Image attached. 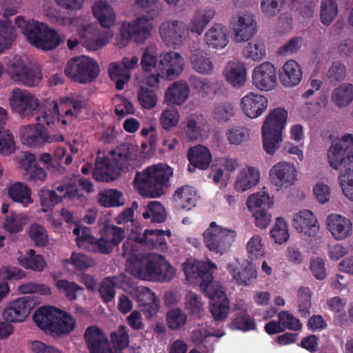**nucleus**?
<instances>
[{
    "instance_id": "nucleus-63",
    "label": "nucleus",
    "mask_w": 353,
    "mask_h": 353,
    "mask_svg": "<svg viewBox=\"0 0 353 353\" xmlns=\"http://www.w3.org/2000/svg\"><path fill=\"white\" fill-rule=\"evenodd\" d=\"M24 179L30 184L40 186L46 182L48 179V172L39 165L23 173Z\"/></svg>"
},
{
    "instance_id": "nucleus-34",
    "label": "nucleus",
    "mask_w": 353,
    "mask_h": 353,
    "mask_svg": "<svg viewBox=\"0 0 353 353\" xmlns=\"http://www.w3.org/2000/svg\"><path fill=\"white\" fill-rule=\"evenodd\" d=\"M215 14L214 9L210 7L197 10L190 23V31L192 33L201 34L206 26L214 17Z\"/></svg>"
},
{
    "instance_id": "nucleus-55",
    "label": "nucleus",
    "mask_w": 353,
    "mask_h": 353,
    "mask_svg": "<svg viewBox=\"0 0 353 353\" xmlns=\"http://www.w3.org/2000/svg\"><path fill=\"white\" fill-rule=\"evenodd\" d=\"M28 236L35 246L45 247L50 243V239L47 230L43 226L34 223L28 230Z\"/></svg>"
},
{
    "instance_id": "nucleus-58",
    "label": "nucleus",
    "mask_w": 353,
    "mask_h": 353,
    "mask_svg": "<svg viewBox=\"0 0 353 353\" xmlns=\"http://www.w3.org/2000/svg\"><path fill=\"white\" fill-rule=\"evenodd\" d=\"M299 312L301 317L306 318L310 314L311 292L307 287H300L298 290Z\"/></svg>"
},
{
    "instance_id": "nucleus-21",
    "label": "nucleus",
    "mask_w": 353,
    "mask_h": 353,
    "mask_svg": "<svg viewBox=\"0 0 353 353\" xmlns=\"http://www.w3.org/2000/svg\"><path fill=\"white\" fill-rule=\"evenodd\" d=\"M188 159L190 161L188 169L190 172H194L196 168L206 170L212 161V155L208 148L199 145L188 150Z\"/></svg>"
},
{
    "instance_id": "nucleus-27",
    "label": "nucleus",
    "mask_w": 353,
    "mask_h": 353,
    "mask_svg": "<svg viewBox=\"0 0 353 353\" xmlns=\"http://www.w3.org/2000/svg\"><path fill=\"white\" fill-rule=\"evenodd\" d=\"M198 198L195 189L189 185L178 188L173 196L176 205L185 210L192 209L196 205Z\"/></svg>"
},
{
    "instance_id": "nucleus-29",
    "label": "nucleus",
    "mask_w": 353,
    "mask_h": 353,
    "mask_svg": "<svg viewBox=\"0 0 353 353\" xmlns=\"http://www.w3.org/2000/svg\"><path fill=\"white\" fill-rule=\"evenodd\" d=\"M59 310L52 306L39 307L33 315L34 321L41 329L50 332Z\"/></svg>"
},
{
    "instance_id": "nucleus-31",
    "label": "nucleus",
    "mask_w": 353,
    "mask_h": 353,
    "mask_svg": "<svg viewBox=\"0 0 353 353\" xmlns=\"http://www.w3.org/2000/svg\"><path fill=\"white\" fill-rule=\"evenodd\" d=\"M227 270L239 285H250L257 277L256 270L250 262H247L246 265L241 268H236L232 264H228Z\"/></svg>"
},
{
    "instance_id": "nucleus-39",
    "label": "nucleus",
    "mask_w": 353,
    "mask_h": 353,
    "mask_svg": "<svg viewBox=\"0 0 353 353\" xmlns=\"http://www.w3.org/2000/svg\"><path fill=\"white\" fill-rule=\"evenodd\" d=\"M92 13L102 27L109 29L114 25L115 14L113 9L107 3L99 1L94 3Z\"/></svg>"
},
{
    "instance_id": "nucleus-13",
    "label": "nucleus",
    "mask_w": 353,
    "mask_h": 353,
    "mask_svg": "<svg viewBox=\"0 0 353 353\" xmlns=\"http://www.w3.org/2000/svg\"><path fill=\"white\" fill-rule=\"evenodd\" d=\"M189 28L182 21L172 20L163 22L159 33L167 46L180 44L188 36Z\"/></svg>"
},
{
    "instance_id": "nucleus-6",
    "label": "nucleus",
    "mask_w": 353,
    "mask_h": 353,
    "mask_svg": "<svg viewBox=\"0 0 353 353\" xmlns=\"http://www.w3.org/2000/svg\"><path fill=\"white\" fill-rule=\"evenodd\" d=\"M153 26L145 17H137L132 21H123L117 38L119 48L127 46L130 42L143 43L151 34Z\"/></svg>"
},
{
    "instance_id": "nucleus-2",
    "label": "nucleus",
    "mask_w": 353,
    "mask_h": 353,
    "mask_svg": "<svg viewBox=\"0 0 353 353\" xmlns=\"http://www.w3.org/2000/svg\"><path fill=\"white\" fill-rule=\"evenodd\" d=\"M122 255L126 259V268L133 276L145 281H167L175 274L174 268L165 258L155 253L142 254L137 245L129 240L123 244Z\"/></svg>"
},
{
    "instance_id": "nucleus-60",
    "label": "nucleus",
    "mask_w": 353,
    "mask_h": 353,
    "mask_svg": "<svg viewBox=\"0 0 353 353\" xmlns=\"http://www.w3.org/2000/svg\"><path fill=\"white\" fill-rule=\"evenodd\" d=\"M14 39V28L11 23L0 21V53L11 47Z\"/></svg>"
},
{
    "instance_id": "nucleus-56",
    "label": "nucleus",
    "mask_w": 353,
    "mask_h": 353,
    "mask_svg": "<svg viewBox=\"0 0 353 353\" xmlns=\"http://www.w3.org/2000/svg\"><path fill=\"white\" fill-rule=\"evenodd\" d=\"M234 114L233 105L229 102L216 103L212 112V118L218 122H226Z\"/></svg>"
},
{
    "instance_id": "nucleus-47",
    "label": "nucleus",
    "mask_w": 353,
    "mask_h": 353,
    "mask_svg": "<svg viewBox=\"0 0 353 353\" xmlns=\"http://www.w3.org/2000/svg\"><path fill=\"white\" fill-rule=\"evenodd\" d=\"M137 95L139 105L144 110H152L157 105L158 95L151 88L141 85L137 90Z\"/></svg>"
},
{
    "instance_id": "nucleus-37",
    "label": "nucleus",
    "mask_w": 353,
    "mask_h": 353,
    "mask_svg": "<svg viewBox=\"0 0 353 353\" xmlns=\"http://www.w3.org/2000/svg\"><path fill=\"white\" fill-rule=\"evenodd\" d=\"M8 194L14 202L21 203L23 206H28L34 201L30 188L23 182L12 184L9 187Z\"/></svg>"
},
{
    "instance_id": "nucleus-12",
    "label": "nucleus",
    "mask_w": 353,
    "mask_h": 353,
    "mask_svg": "<svg viewBox=\"0 0 353 353\" xmlns=\"http://www.w3.org/2000/svg\"><path fill=\"white\" fill-rule=\"evenodd\" d=\"M124 170L116 159L108 156H98L95 161V168L92 178L98 181L110 182L117 179Z\"/></svg>"
},
{
    "instance_id": "nucleus-28",
    "label": "nucleus",
    "mask_w": 353,
    "mask_h": 353,
    "mask_svg": "<svg viewBox=\"0 0 353 353\" xmlns=\"http://www.w3.org/2000/svg\"><path fill=\"white\" fill-rule=\"evenodd\" d=\"M302 77V70L294 60L288 61L279 73L281 83L285 86L298 85L301 81Z\"/></svg>"
},
{
    "instance_id": "nucleus-35",
    "label": "nucleus",
    "mask_w": 353,
    "mask_h": 353,
    "mask_svg": "<svg viewBox=\"0 0 353 353\" xmlns=\"http://www.w3.org/2000/svg\"><path fill=\"white\" fill-rule=\"evenodd\" d=\"M224 74L227 81L234 87L241 88L246 79L245 68L241 62L230 61L224 70Z\"/></svg>"
},
{
    "instance_id": "nucleus-50",
    "label": "nucleus",
    "mask_w": 353,
    "mask_h": 353,
    "mask_svg": "<svg viewBox=\"0 0 353 353\" xmlns=\"http://www.w3.org/2000/svg\"><path fill=\"white\" fill-rule=\"evenodd\" d=\"M119 285V278L117 276L107 277L101 281L99 292L103 302L109 303L114 298V289Z\"/></svg>"
},
{
    "instance_id": "nucleus-41",
    "label": "nucleus",
    "mask_w": 353,
    "mask_h": 353,
    "mask_svg": "<svg viewBox=\"0 0 353 353\" xmlns=\"http://www.w3.org/2000/svg\"><path fill=\"white\" fill-rule=\"evenodd\" d=\"M229 327L232 330H240L244 332L256 329L254 319L245 310H240L235 313Z\"/></svg>"
},
{
    "instance_id": "nucleus-53",
    "label": "nucleus",
    "mask_w": 353,
    "mask_h": 353,
    "mask_svg": "<svg viewBox=\"0 0 353 353\" xmlns=\"http://www.w3.org/2000/svg\"><path fill=\"white\" fill-rule=\"evenodd\" d=\"M336 0H323L321 4V21L327 26L330 25L338 14Z\"/></svg>"
},
{
    "instance_id": "nucleus-23",
    "label": "nucleus",
    "mask_w": 353,
    "mask_h": 353,
    "mask_svg": "<svg viewBox=\"0 0 353 353\" xmlns=\"http://www.w3.org/2000/svg\"><path fill=\"white\" fill-rule=\"evenodd\" d=\"M136 301L141 307V311L147 319H150L159 311V301L154 293L148 288L140 287L136 294Z\"/></svg>"
},
{
    "instance_id": "nucleus-15",
    "label": "nucleus",
    "mask_w": 353,
    "mask_h": 353,
    "mask_svg": "<svg viewBox=\"0 0 353 353\" xmlns=\"http://www.w3.org/2000/svg\"><path fill=\"white\" fill-rule=\"evenodd\" d=\"M252 83L259 90L270 91L276 84V71L270 62H263L256 66L252 71Z\"/></svg>"
},
{
    "instance_id": "nucleus-33",
    "label": "nucleus",
    "mask_w": 353,
    "mask_h": 353,
    "mask_svg": "<svg viewBox=\"0 0 353 353\" xmlns=\"http://www.w3.org/2000/svg\"><path fill=\"white\" fill-rule=\"evenodd\" d=\"M75 327L74 319L70 314L60 310L50 333L53 336L63 337L70 334Z\"/></svg>"
},
{
    "instance_id": "nucleus-16",
    "label": "nucleus",
    "mask_w": 353,
    "mask_h": 353,
    "mask_svg": "<svg viewBox=\"0 0 353 353\" xmlns=\"http://www.w3.org/2000/svg\"><path fill=\"white\" fill-rule=\"evenodd\" d=\"M33 308L32 300L28 297H20L9 302L3 310V318L6 322L24 321Z\"/></svg>"
},
{
    "instance_id": "nucleus-1",
    "label": "nucleus",
    "mask_w": 353,
    "mask_h": 353,
    "mask_svg": "<svg viewBox=\"0 0 353 353\" xmlns=\"http://www.w3.org/2000/svg\"><path fill=\"white\" fill-rule=\"evenodd\" d=\"M215 263L199 261H187L183 265L186 279L194 284H199L201 289L210 299V312L215 321L225 320L230 311V301L222 286L214 281Z\"/></svg>"
},
{
    "instance_id": "nucleus-45",
    "label": "nucleus",
    "mask_w": 353,
    "mask_h": 353,
    "mask_svg": "<svg viewBox=\"0 0 353 353\" xmlns=\"http://www.w3.org/2000/svg\"><path fill=\"white\" fill-rule=\"evenodd\" d=\"M109 345L108 339L103 330L97 325H90V352L98 353Z\"/></svg>"
},
{
    "instance_id": "nucleus-24",
    "label": "nucleus",
    "mask_w": 353,
    "mask_h": 353,
    "mask_svg": "<svg viewBox=\"0 0 353 353\" xmlns=\"http://www.w3.org/2000/svg\"><path fill=\"white\" fill-rule=\"evenodd\" d=\"M327 228L336 240H343L352 234V224L349 219L332 214L327 216Z\"/></svg>"
},
{
    "instance_id": "nucleus-4",
    "label": "nucleus",
    "mask_w": 353,
    "mask_h": 353,
    "mask_svg": "<svg viewBox=\"0 0 353 353\" xmlns=\"http://www.w3.org/2000/svg\"><path fill=\"white\" fill-rule=\"evenodd\" d=\"M15 26L21 31L28 42L44 51L57 48L64 40V36L47 24L34 20L26 21L23 17L15 18Z\"/></svg>"
},
{
    "instance_id": "nucleus-49",
    "label": "nucleus",
    "mask_w": 353,
    "mask_h": 353,
    "mask_svg": "<svg viewBox=\"0 0 353 353\" xmlns=\"http://www.w3.org/2000/svg\"><path fill=\"white\" fill-rule=\"evenodd\" d=\"M273 204V201L265 192H259L252 194L248 197L247 201V206L250 211L258 209H270Z\"/></svg>"
},
{
    "instance_id": "nucleus-18",
    "label": "nucleus",
    "mask_w": 353,
    "mask_h": 353,
    "mask_svg": "<svg viewBox=\"0 0 353 353\" xmlns=\"http://www.w3.org/2000/svg\"><path fill=\"white\" fill-rule=\"evenodd\" d=\"M268 99L259 94L250 92L241 98L240 105L243 114L251 119L260 117L266 110Z\"/></svg>"
},
{
    "instance_id": "nucleus-20",
    "label": "nucleus",
    "mask_w": 353,
    "mask_h": 353,
    "mask_svg": "<svg viewBox=\"0 0 353 353\" xmlns=\"http://www.w3.org/2000/svg\"><path fill=\"white\" fill-rule=\"evenodd\" d=\"M293 226L299 233L309 237H315L319 230L316 216L308 210L300 211L294 215Z\"/></svg>"
},
{
    "instance_id": "nucleus-5",
    "label": "nucleus",
    "mask_w": 353,
    "mask_h": 353,
    "mask_svg": "<svg viewBox=\"0 0 353 353\" xmlns=\"http://www.w3.org/2000/svg\"><path fill=\"white\" fill-rule=\"evenodd\" d=\"M288 118V112L277 108L270 112L262 126L263 147L267 154L273 155L282 141V132Z\"/></svg>"
},
{
    "instance_id": "nucleus-59",
    "label": "nucleus",
    "mask_w": 353,
    "mask_h": 353,
    "mask_svg": "<svg viewBox=\"0 0 353 353\" xmlns=\"http://www.w3.org/2000/svg\"><path fill=\"white\" fill-rule=\"evenodd\" d=\"M28 221V216L25 214H12L6 216L3 228L10 233H17L22 230Z\"/></svg>"
},
{
    "instance_id": "nucleus-46",
    "label": "nucleus",
    "mask_w": 353,
    "mask_h": 353,
    "mask_svg": "<svg viewBox=\"0 0 353 353\" xmlns=\"http://www.w3.org/2000/svg\"><path fill=\"white\" fill-rule=\"evenodd\" d=\"M332 100L339 107H346L353 100V85L343 83L335 88L332 94Z\"/></svg>"
},
{
    "instance_id": "nucleus-30",
    "label": "nucleus",
    "mask_w": 353,
    "mask_h": 353,
    "mask_svg": "<svg viewBox=\"0 0 353 353\" xmlns=\"http://www.w3.org/2000/svg\"><path fill=\"white\" fill-rule=\"evenodd\" d=\"M58 196H61V200L65 197H68L73 200H82L84 193L88 192V182L86 179L79 178L72 185H59L54 190Z\"/></svg>"
},
{
    "instance_id": "nucleus-26",
    "label": "nucleus",
    "mask_w": 353,
    "mask_h": 353,
    "mask_svg": "<svg viewBox=\"0 0 353 353\" xmlns=\"http://www.w3.org/2000/svg\"><path fill=\"white\" fill-rule=\"evenodd\" d=\"M206 44L212 48H223L229 41L228 28L221 23H214L205 34Z\"/></svg>"
},
{
    "instance_id": "nucleus-8",
    "label": "nucleus",
    "mask_w": 353,
    "mask_h": 353,
    "mask_svg": "<svg viewBox=\"0 0 353 353\" xmlns=\"http://www.w3.org/2000/svg\"><path fill=\"white\" fill-rule=\"evenodd\" d=\"M327 161L334 170L343 166L353 168V135L344 134L341 139L332 142L327 150Z\"/></svg>"
},
{
    "instance_id": "nucleus-11",
    "label": "nucleus",
    "mask_w": 353,
    "mask_h": 353,
    "mask_svg": "<svg viewBox=\"0 0 353 353\" xmlns=\"http://www.w3.org/2000/svg\"><path fill=\"white\" fill-rule=\"evenodd\" d=\"M165 235L170 237L172 235L171 231L170 230L146 229L143 233L133 231L127 240L135 245L140 244L150 250L157 249L163 251L167 248Z\"/></svg>"
},
{
    "instance_id": "nucleus-52",
    "label": "nucleus",
    "mask_w": 353,
    "mask_h": 353,
    "mask_svg": "<svg viewBox=\"0 0 353 353\" xmlns=\"http://www.w3.org/2000/svg\"><path fill=\"white\" fill-rule=\"evenodd\" d=\"M61 108L59 101H50L48 102L47 109L42 112L37 120L45 123L48 125L54 124L57 121L61 122Z\"/></svg>"
},
{
    "instance_id": "nucleus-9",
    "label": "nucleus",
    "mask_w": 353,
    "mask_h": 353,
    "mask_svg": "<svg viewBox=\"0 0 353 353\" xmlns=\"http://www.w3.org/2000/svg\"><path fill=\"white\" fill-rule=\"evenodd\" d=\"M8 103L11 110L21 116L32 114L41 107L40 101L36 95L19 88L9 93Z\"/></svg>"
},
{
    "instance_id": "nucleus-38",
    "label": "nucleus",
    "mask_w": 353,
    "mask_h": 353,
    "mask_svg": "<svg viewBox=\"0 0 353 353\" xmlns=\"http://www.w3.org/2000/svg\"><path fill=\"white\" fill-rule=\"evenodd\" d=\"M259 179V170L253 167H248L239 173L235 183V188L241 192L246 191L257 185Z\"/></svg>"
},
{
    "instance_id": "nucleus-61",
    "label": "nucleus",
    "mask_w": 353,
    "mask_h": 353,
    "mask_svg": "<svg viewBox=\"0 0 353 353\" xmlns=\"http://www.w3.org/2000/svg\"><path fill=\"white\" fill-rule=\"evenodd\" d=\"M17 149L13 134L6 128L0 129V154L10 155Z\"/></svg>"
},
{
    "instance_id": "nucleus-57",
    "label": "nucleus",
    "mask_w": 353,
    "mask_h": 353,
    "mask_svg": "<svg viewBox=\"0 0 353 353\" xmlns=\"http://www.w3.org/2000/svg\"><path fill=\"white\" fill-rule=\"evenodd\" d=\"M142 215L144 219L150 218L153 223H163L166 219L164 208L159 201H150Z\"/></svg>"
},
{
    "instance_id": "nucleus-14",
    "label": "nucleus",
    "mask_w": 353,
    "mask_h": 353,
    "mask_svg": "<svg viewBox=\"0 0 353 353\" xmlns=\"http://www.w3.org/2000/svg\"><path fill=\"white\" fill-rule=\"evenodd\" d=\"M230 26L236 42H244L252 39L257 32V23L251 14H243L233 17Z\"/></svg>"
},
{
    "instance_id": "nucleus-32",
    "label": "nucleus",
    "mask_w": 353,
    "mask_h": 353,
    "mask_svg": "<svg viewBox=\"0 0 353 353\" xmlns=\"http://www.w3.org/2000/svg\"><path fill=\"white\" fill-rule=\"evenodd\" d=\"M189 94L190 87L187 82L175 81L168 88L165 99L170 104L180 105L187 100Z\"/></svg>"
},
{
    "instance_id": "nucleus-17",
    "label": "nucleus",
    "mask_w": 353,
    "mask_h": 353,
    "mask_svg": "<svg viewBox=\"0 0 353 353\" xmlns=\"http://www.w3.org/2000/svg\"><path fill=\"white\" fill-rule=\"evenodd\" d=\"M183 67V59L176 52L170 51L159 57L158 71L161 72L162 78L174 79L182 72Z\"/></svg>"
},
{
    "instance_id": "nucleus-51",
    "label": "nucleus",
    "mask_w": 353,
    "mask_h": 353,
    "mask_svg": "<svg viewBox=\"0 0 353 353\" xmlns=\"http://www.w3.org/2000/svg\"><path fill=\"white\" fill-rule=\"evenodd\" d=\"M54 285L58 290L63 293L69 300L76 299L82 294L83 288L74 282H70L65 279H54Z\"/></svg>"
},
{
    "instance_id": "nucleus-7",
    "label": "nucleus",
    "mask_w": 353,
    "mask_h": 353,
    "mask_svg": "<svg viewBox=\"0 0 353 353\" xmlns=\"http://www.w3.org/2000/svg\"><path fill=\"white\" fill-rule=\"evenodd\" d=\"M236 236L234 230L219 226L215 221L211 222L203 234L205 247L210 251L220 254L229 250Z\"/></svg>"
},
{
    "instance_id": "nucleus-10",
    "label": "nucleus",
    "mask_w": 353,
    "mask_h": 353,
    "mask_svg": "<svg viewBox=\"0 0 353 353\" xmlns=\"http://www.w3.org/2000/svg\"><path fill=\"white\" fill-rule=\"evenodd\" d=\"M8 70L14 81L26 86L37 85L42 77L41 71L38 68L30 67L19 57H14L9 63Z\"/></svg>"
},
{
    "instance_id": "nucleus-3",
    "label": "nucleus",
    "mask_w": 353,
    "mask_h": 353,
    "mask_svg": "<svg viewBox=\"0 0 353 353\" xmlns=\"http://www.w3.org/2000/svg\"><path fill=\"white\" fill-rule=\"evenodd\" d=\"M173 169L164 163H159L145 168L142 172H137L134 183L139 193L146 198H158L164 194V190L170 186Z\"/></svg>"
},
{
    "instance_id": "nucleus-36",
    "label": "nucleus",
    "mask_w": 353,
    "mask_h": 353,
    "mask_svg": "<svg viewBox=\"0 0 353 353\" xmlns=\"http://www.w3.org/2000/svg\"><path fill=\"white\" fill-rule=\"evenodd\" d=\"M18 263L26 269H30L35 272H43L48 263L44 257L30 249L25 254H21L17 258Z\"/></svg>"
},
{
    "instance_id": "nucleus-42",
    "label": "nucleus",
    "mask_w": 353,
    "mask_h": 353,
    "mask_svg": "<svg viewBox=\"0 0 353 353\" xmlns=\"http://www.w3.org/2000/svg\"><path fill=\"white\" fill-rule=\"evenodd\" d=\"M194 70L203 74H210L214 70V65L208 54L199 50H196L190 57Z\"/></svg>"
},
{
    "instance_id": "nucleus-19",
    "label": "nucleus",
    "mask_w": 353,
    "mask_h": 353,
    "mask_svg": "<svg viewBox=\"0 0 353 353\" xmlns=\"http://www.w3.org/2000/svg\"><path fill=\"white\" fill-rule=\"evenodd\" d=\"M296 170L294 165L287 162H279L270 170V178L276 186L288 188L296 180Z\"/></svg>"
},
{
    "instance_id": "nucleus-54",
    "label": "nucleus",
    "mask_w": 353,
    "mask_h": 353,
    "mask_svg": "<svg viewBox=\"0 0 353 353\" xmlns=\"http://www.w3.org/2000/svg\"><path fill=\"white\" fill-rule=\"evenodd\" d=\"M108 154L117 159L118 164L124 170L128 164V161L132 159V145L127 142L121 143L115 149L110 151Z\"/></svg>"
},
{
    "instance_id": "nucleus-64",
    "label": "nucleus",
    "mask_w": 353,
    "mask_h": 353,
    "mask_svg": "<svg viewBox=\"0 0 353 353\" xmlns=\"http://www.w3.org/2000/svg\"><path fill=\"white\" fill-rule=\"evenodd\" d=\"M339 179L345 196L353 201V168L349 167L341 172Z\"/></svg>"
},
{
    "instance_id": "nucleus-40",
    "label": "nucleus",
    "mask_w": 353,
    "mask_h": 353,
    "mask_svg": "<svg viewBox=\"0 0 353 353\" xmlns=\"http://www.w3.org/2000/svg\"><path fill=\"white\" fill-rule=\"evenodd\" d=\"M99 224H102L100 234L114 247L118 246L125 237V230L114 225L110 224L108 221H102L99 219Z\"/></svg>"
},
{
    "instance_id": "nucleus-43",
    "label": "nucleus",
    "mask_w": 353,
    "mask_h": 353,
    "mask_svg": "<svg viewBox=\"0 0 353 353\" xmlns=\"http://www.w3.org/2000/svg\"><path fill=\"white\" fill-rule=\"evenodd\" d=\"M99 204L105 208L122 206L125 204L123 194L115 189H108L98 194Z\"/></svg>"
},
{
    "instance_id": "nucleus-48",
    "label": "nucleus",
    "mask_w": 353,
    "mask_h": 353,
    "mask_svg": "<svg viewBox=\"0 0 353 353\" xmlns=\"http://www.w3.org/2000/svg\"><path fill=\"white\" fill-rule=\"evenodd\" d=\"M41 210L46 212L61 201V196H58L54 190L46 188L41 189L38 192Z\"/></svg>"
},
{
    "instance_id": "nucleus-25",
    "label": "nucleus",
    "mask_w": 353,
    "mask_h": 353,
    "mask_svg": "<svg viewBox=\"0 0 353 353\" xmlns=\"http://www.w3.org/2000/svg\"><path fill=\"white\" fill-rule=\"evenodd\" d=\"M43 125L39 123L28 124L22 126L19 132L21 143L29 148H36L42 145Z\"/></svg>"
},
{
    "instance_id": "nucleus-62",
    "label": "nucleus",
    "mask_w": 353,
    "mask_h": 353,
    "mask_svg": "<svg viewBox=\"0 0 353 353\" xmlns=\"http://www.w3.org/2000/svg\"><path fill=\"white\" fill-rule=\"evenodd\" d=\"M166 321L170 330H176L185 325L187 315L181 309H173L167 313Z\"/></svg>"
},
{
    "instance_id": "nucleus-44",
    "label": "nucleus",
    "mask_w": 353,
    "mask_h": 353,
    "mask_svg": "<svg viewBox=\"0 0 353 353\" xmlns=\"http://www.w3.org/2000/svg\"><path fill=\"white\" fill-rule=\"evenodd\" d=\"M110 79L115 83L116 88L121 90L130 79L131 74L128 70L125 69L123 65H121L116 63L110 64L108 69Z\"/></svg>"
},
{
    "instance_id": "nucleus-22",
    "label": "nucleus",
    "mask_w": 353,
    "mask_h": 353,
    "mask_svg": "<svg viewBox=\"0 0 353 353\" xmlns=\"http://www.w3.org/2000/svg\"><path fill=\"white\" fill-rule=\"evenodd\" d=\"M65 73L73 81L85 83L88 79V57L80 56L70 59L66 65Z\"/></svg>"
}]
</instances>
